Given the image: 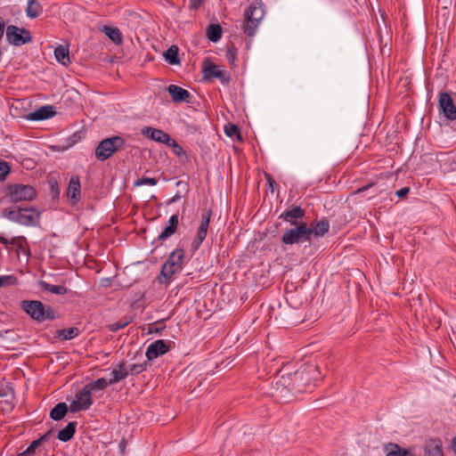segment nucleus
<instances>
[{"label": "nucleus", "instance_id": "obj_38", "mask_svg": "<svg viewBox=\"0 0 456 456\" xmlns=\"http://www.w3.org/2000/svg\"><path fill=\"white\" fill-rule=\"evenodd\" d=\"M147 366H148V360L144 361L142 363H134V364L131 365L130 368L128 369V375H132V376L138 375V374L142 373V371H144L147 369Z\"/></svg>", "mask_w": 456, "mask_h": 456}, {"label": "nucleus", "instance_id": "obj_20", "mask_svg": "<svg viewBox=\"0 0 456 456\" xmlns=\"http://www.w3.org/2000/svg\"><path fill=\"white\" fill-rule=\"evenodd\" d=\"M305 215V209L297 206L282 212V214L280 216V218L290 223V224L297 225V224L294 220L302 219Z\"/></svg>", "mask_w": 456, "mask_h": 456}, {"label": "nucleus", "instance_id": "obj_9", "mask_svg": "<svg viewBox=\"0 0 456 456\" xmlns=\"http://www.w3.org/2000/svg\"><path fill=\"white\" fill-rule=\"evenodd\" d=\"M211 216H212L211 209H204L203 210V213L201 214V221L198 227L196 236L191 245V251L192 254H194L200 248L202 242L206 239Z\"/></svg>", "mask_w": 456, "mask_h": 456}, {"label": "nucleus", "instance_id": "obj_59", "mask_svg": "<svg viewBox=\"0 0 456 456\" xmlns=\"http://www.w3.org/2000/svg\"><path fill=\"white\" fill-rule=\"evenodd\" d=\"M377 195H378V191H375L372 196L369 197V199H370V198H372L374 196H377Z\"/></svg>", "mask_w": 456, "mask_h": 456}, {"label": "nucleus", "instance_id": "obj_57", "mask_svg": "<svg viewBox=\"0 0 456 456\" xmlns=\"http://www.w3.org/2000/svg\"><path fill=\"white\" fill-rule=\"evenodd\" d=\"M227 58H228L230 61H234V57H233V55H232V53H227Z\"/></svg>", "mask_w": 456, "mask_h": 456}, {"label": "nucleus", "instance_id": "obj_30", "mask_svg": "<svg viewBox=\"0 0 456 456\" xmlns=\"http://www.w3.org/2000/svg\"><path fill=\"white\" fill-rule=\"evenodd\" d=\"M440 441H430L425 447V456H443Z\"/></svg>", "mask_w": 456, "mask_h": 456}, {"label": "nucleus", "instance_id": "obj_28", "mask_svg": "<svg viewBox=\"0 0 456 456\" xmlns=\"http://www.w3.org/2000/svg\"><path fill=\"white\" fill-rule=\"evenodd\" d=\"M54 56L58 62L64 66L70 63L69 49L63 45H58L54 50Z\"/></svg>", "mask_w": 456, "mask_h": 456}, {"label": "nucleus", "instance_id": "obj_1", "mask_svg": "<svg viewBox=\"0 0 456 456\" xmlns=\"http://www.w3.org/2000/svg\"><path fill=\"white\" fill-rule=\"evenodd\" d=\"M320 374L317 365L306 364L295 372L281 376L277 384L284 387L289 392L303 393L316 385Z\"/></svg>", "mask_w": 456, "mask_h": 456}, {"label": "nucleus", "instance_id": "obj_39", "mask_svg": "<svg viewBox=\"0 0 456 456\" xmlns=\"http://www.w3.org/2000/svg\"><path fill=\"white\" fill-rule=\"evenodd\" d=\"M166 328V325L164 324V320L156 322L155 323L150 324L148 326V333H160L162 330H164Z\"/></svg>", "mask_w": 456, "mask_h": 456}, {"label": "nucleus", "instance_id": "obj_5", "mask_svg": "<svg viewBox=\"0 0 456 456\" xmlns=\"http://www.w3.org/2000/svg\"><path fill=\"white\" fill-rule=\"evenodd\" d=\"M3 216L22 225H34L39 219V213L33 208H4Z\"/></svg>", "mask_w": 456, "mask_h": 456}, {"label": "nucleus", "instance_id": "obj_55", "mask_svg": "<svg viewBox=\"0 0 456 456\" xmlns=\"http://www.w3.org/2000/svg\"><path fill=\"white\" fill-rule=\"evenodd\" d=\"M79 138L80 137L77 135V133L73 134L70 137V139L72 140V143L77 142Z\"/></svg>", "mask_w": 456, "mask_h": 456}, {"label": "nucleus", "instance_id": "obj_14", "mask_svg": "<svg viewBox=\"0 0 456 456\" xmlns=\"http://www.w3.org/2000/svg\"><path fill=\"white\" fill-rule=\"evenodd\" d=\"M169 351V346L163 339H159L151 343L146 350V357L148 361H152Z\"/></svg>", "mask_w": 456, "mask_h": 456}, {"label": "nucleus", "instance_id": "obj_44", "mask_svg": "<svg viewBox=\"0 0 456 456\" xmlns=\"http://www.w3.org/2000/svg\"><path fill=\"white\" fill-rule=\"evenodd\" d=\"M10 173V166L5 161H0V181H4Z\"/></svg>", "mask_w": 456, "mask_h": 456}, {"label": "nucleus", "instance_id": "obj_41", "mask_svg": "<svg viewBox=\"0 0 456 456\" xmlns=\"http://www.w3.org/2000/svg\"><path fill=\"white\" fill-rule=\"evenodd\" d=\"M167 146H169L173 149V152L177 156V157H182V156H184L186 157V153L185 151H183V149L177 143V142L175 140H174L173 138H171L170 140V142L169 144H167Z\"/></svg>", "mask_w": 456, "mask_h": 456}, {"label": "nucleus", "instance_id": "obj_11", "mask_svg": "<svg viewBox=\"0 0 456 456\" xmlns=\"http://www.w3.org/2000/svg\"><path fill=\"white\" fill-rule=\"evenodd\" d=\"M94 403L92 395L85 387L76 395L75 399L69 404L71 412L88 410Z\"/></svg>", "mask_w": 456, "mask_h": 456}, {"label": "nucleus", "instance_id": "obj_29", "mask_svg": "<svg viewBox=\"0 0 456 456\" xmlns=\"http://www.w3.org/2000/svg\"><path fill=\"white\" fill-rule=\"evenodd\" d=\"M40 288L45 290L51 292L55 295H65L68 292V288L62 285H53L45 281H39Z\"/></svg>", "mask_w": 456, "mask_h": 456}, {"label": "nucleus", "instance_id": "obj_25", "mask_svg": "<svg viewBox=\"0 0 456 456\" xmlns=\"http://www.w3.org/2000/svg\"><path fill=\"white\" fill-rule=\"evenodd\" d=\"M80 334V330L77 327L61 329L55 331L54 338L61 340H71Z\"/></svg>", "mask_w": 456, "mask_h": 456}, {"label": "nucleus", "instance_id": "obj_46", "mask_svg": "<svg viewBox=\"0 0 456 456\" xmlns=\"http://www.w3.org/2000/svg\"><path fill=\"white\" fill-rule=\"evenodd\" d=\"M51 193L53 197H58L60 194V186L57 182L50 181Z\"/></svg>", "mask_w": 456, "mask_h": 456}, {"label": "nucleus", "instance_id": "obj_56", "mask_svg": "<svg viewBox=\"0 0 456 456\" xmlns=\"http://www.w3.org/2000/svg\"><path fill=\"white\" fill-rule=\"evenodd\" d=\"M126 441H125L124 439H123V440L119 443V444H118L119 449H120L122 452H124V451H125V449H126Z\"/></svg>", "mask_w": 456, "mask_h": 456}, {"label": "nucleus", "instance_id": "obj_31", "mask_svg": "<svg viewBox=\"0 0 456 456\" xmlns=\"http://www.w3.org/2000/svg\"><path fill=\"white\" fill-rule=\"evenodd\" d=\"M102 31L116 45L122 43V36L118 28L105 26L103 27Z\"/></svg>", "mask_w": 456, "mask_h": 456}, {"label": "nucleus", "instance_id": "obj_19", "mask_svg": "<svg viewBox=\"0 0 456 456\" xmlns=\"http://www.w3.org/2000/svg\"><path fill=\"white\" fill-rule=\"evenodd\" d=\"M439 108L443 114H456V105L452 96L446 93L439 94Z\"/></svg>", "mask_w": 456, "mask_h": 456}, {"label": "nucleus", "instance_id": "obj_58", "mask_svg": "<svg viewBox=\"0 0 456 456\" xmlns=\"http://www.w3.org/2000/svg\"><path fill=\"white\" fill-rule=\"evenodd\" d=\"M453 451L456 452V437L453 438Z\"/></svg>", "mask_w": 456, "mask_h": 456}, {"label": "nucleus", "instance_id": "obj_47", "mask_svg": "<svg viewBox=\"0 0 456 456\" xmlns=\"http://www.w3.org/2000/svg\"><path fill=\"white\" fill-rule=\"evenodd\" d=\"M53 436V430H49L46 433H45L43 436H41L37 440L40 442V444L43 445L45 443L48 442Z\"/></svg>", "mask_w": 456, "mask_h": 456}, {"label": "nucleus", "instance_id": "obj_35", "mask_svg": "<svg viewBox=\"0 0 456 456\" xmlns=\"http://www.w3.org/2000/svg\"><path fill=\"white\" fill-rule=\"evenodd\" d=\"M42 446L40 442L36 439L30 443L26 450L17 454V456H35L37 451Z\"/></svg>", "mask_w": 456, "mask_h": 456}, {"label": "nucleus", "instance_id": "obj_51", "mask_svg": "<svg viewBox=\"0 0 456 456\" xmlns=\"http://www.w3.org/2000/svg\"><path fill=\"white\" fill-rule=\"evenodd\" d=\"M409 192H410V188H409V187H403V188H402V189L398 190V191L395 192V194H396L399 198L403 199V198H405V197L408 195V193H409Z\"/></svg>", "mask_w": 456, "mask_h": 456}, {"label": "nucleus", "instance_id": "obj_10", "mask_svg": "<svg viewBox=\"0 0 456 456\" xmlns=\"http://www.w3.org/2000/svg\"><path fill=\"white\" fill-rule=\"evenodd\" d=\"M6 39L11 45L20 46L29 43L32 38L28 30L10 25L6 28Z\"/></svg>", "mask_w": 456, "mask_h": 456}, {"label": "nucleus", "instance_id": "obj_49", "mask_svg": "<svg viewBox=\"0 0 456 456\" xmlns=\"http://www.w3.org/2000/svg\"><path fill=\"white\" fill-rule=\"evenodd\" d=\"M9 390H12V388L9 386H4L3 384H0V397L7 396Z\"/></svg>", "mask_w": 456, "mask_h": 456}, {"label": "nucleus", "instance_id": "obj_3", "mask_svg": "<svg viewBox=\"0 0 456 456\" xmlns=\"http://www.w3.org/2000/svg\"><path fill=\"white\" fill-rule=\"evenodd\" d=\"M184 256V250L181 248H177L170 253L167 261L162 265L161 272L159 276V281L160 283L169 282L172 276L182 270Z\"/></svg>", "mask_w": 456, "mask_h": 456}, {"label": "nucleus", "instance_id": "obj_17", "mask_svg": "<svg viewBox=\"0 0 456 456\" xmlns=\"http://www.w3.org/2000/svg\"><path fill=\"white\" fill-rule=\"evenodd\" d=\"M386 456H415L412 449L403 448L395 443H387L383 446Z\"/></svg>", "mask_w": 456, "mask_h": 456}, {"label": "nucleus", "instance_id": "obj_32", "mask_svg": "<svg viewBox=\"0 0 456 456\" xmlns=\"http://www.w3.org/2000/svg\"><path fill=\"white\" fill-rule=\"evenodd\" d=\"M224 134L228 137H231V138L235 137L237 139V141H239V142L242 141V135H241L240 127L237 125L232 124V123H228L224 126Z\"/></svg>", "mask_w": 456, "mask_h": 456}, {"label": "nucleus", "instance_id": "obj_23", "mask_svg": "<svg viewBox=\"0 0 456 456\" xmlns=\"http://www.w3.org/2000/svg\"><path fill=\"white\" fill-rule=\"evenodd\" d=\"M167 91L171 95L172 100L176 102L187 101L188 97L190 96V94L187 90L175 85H170L167 87Z\"/></svg>", "mask_w": 456, "mask_h": 456}, {"label": "nucleus", "instance_id": "obj_40", "mask_svg": "<svg viewBox=\"0 0 456 456\" xmlns=\"http://www.w3.org/2000/svg\"><path fill=\"white\" fill-rule=\"evenodd\" d=\"M16 283H17V277L12 274L0 276V288L14 285Z\"/></svg>", "mask_w": 456, "mask_h": 456}, {"label": "nucleus", "instance_id": "obj_42", "mask_svg": "<svg viewBox=\"0 0 456 456\" xmlns=\"http://www.w3.org/2000/svg\"><path fill=\"white\" fill-rule=\"evenodd\" d=\"M158 183V179L154 177H142L137 179L134 183V186L141 185H156Z\"/></svg>", "mask_w": 456, "mask_h": 456}, {"label": "nucleus", "instance_id": "obj_2", "mask_svg": "<svg viewBox=\"0 0 456 456\" xmlns=\"http://www.w3.org/2000/svg\"><path fill=\"white\" fill-rule=\"evenodd\" d=\"M22 310L37 322L53 321L57 318L55 311L50 305H46L38 300H23Z\"/></svg>", "mask_w": 456, "mask_h": 456}, {"label": "nucleus", "instance_id": "obj_26", "mask_svg": "<svg viewBox=\"0 0 456 456\" xmlns=\"http://www.w3.org/2000/svg\"><path fill=\"white\" fill-rule=\"evenodd\" d=\"M68 410L66 403H59L50 411L49 416L54 421L61 420L67 414Z\"/></svg>", "mask_w": 456, "mask_h": 456}, {"label": "nucleus", "instance_id": "obj_15", "mask_svg": "<svg viewBox=\"0 0 456 456\" xmlns=\"http://www.w3.org/2000/svg\"><path fill=\"white\" fill-rule=\"evenodd\" d=\"M81 185L78 175H72L69 179V185L66 191V196L70 200L72 206L78 203L80 200Z\"/></svg>", "mask_w": 456, "mask_h": 456}, {"label": "nucleus", "instance_id": "obj_36", "mask_svg": "<svg viewBox=\"0 0 456 456\" xmlns=\"http://www.w3.org/2000/svg\"><path fill=\"white\" fill-rule=\"evenodd\" d=\"M165 58L170 64L179 63L178 48L175 45L169 47L165 53Z\"/></svg>", "mask_w": 456, "mask_h": 456}, {"label": "nucleus", "instance_id": "obj_53", "mask_svg": "<svg viewBox=\"0 0 456 456\" xmlns=\"http://www.w3.org/2000/svg\"><path fill=\"white\" fill-rule=\"evenodd\" d=\"M203 2L204 0H190V7L191 9H198Z\"/></svg>", "mask_w": 456, "mask_h": 456}, {"label": "nucleus", "instance_id": "obj_43", "mask_svg": "<svg viewBox=\"0 0 456 456\" xmlns=\"http://www.w3.org/2000/svg\"><path fill=\"white\" fill-rule=\"evenodd\" d=\"M29 114H56V111L54 110L53 107L52 105H45L42 106L37 110L30 112Z\"/></svg>", "mask_w": 456, "mask_h": 456}, {"label": "nucleus", "instance_id": "obj_24", "mask_svg": "<svg viewBox=\"0 0 456 456\" xmlns=\"http://www.w3.org/2000/svg\"><path fill=\"white\" fill-rule=\"evenodd\" d=\"M112 378L110 379V384H115L120 380L125 379L128 376V370L126 369V362L123 360L118 365V369L111 371Z\"/></svg>", "mask_w": 456, "mask_h": 456}, {"label": "nucleus", "instance_id": "obj_22", "mask_svg": "<svg viewBox=\"0 0 456 456\" xmlns=\"http://www.w3.org/2000/svg\"><path fill=\"white\" fill-rule=\"evenodd\" d=\"M77 422L70 421L67 426L58 432L57 438L61 442H69L76 433Z\"/></svg>", "mask_w": 456, "mask_h": 456}, {"label": "nucleus", "instance_id": "obj_50", "mask_svg": "<svg viewBox=\"0 0 456 456\" xmlns=\"http://www.w3.org/2000/svg\"><path fill=\"white\" fill-rule=\"evenodd\" d=\"M373 186H375L374 183H369L368 184L357 189L354 193V194L362 193V192L368 191L369 189L372 188Z\"/></svg>", "mask_w": 456, "mask_h": 456}, {"label": "nucleus", "instance_id": "obj_45", "mask_svg": "<svg viewBox=\"0 0 456 456\" xmlns=\"http://www.w3.org/2000/svg\"><path fill=\"white\" fill-rule=\"evenodd\" d=\"M25 240L23 237H14L11 240L4 238L3 235H0V243L8 247L9 244H18L20 241Z\"/></svg>", "mask_w": 456, "mask_h": 456}, {"label": "nucleus", "instance_id": "obj_48", "mask_svg": "<svg viewBox=\"0 0 456 456\" xmlns=\"http://www.w3.org/2000/svg\"><path fill=\"white\" fill-rule=\"evenodd\" d=\"M22 117L27 118L28 120L39 121V120L48 119L50 118H53V116H22Z\"/></svg>", "mask_w": 456, "mask_h": 456}, {"label": "nucleus", "instance_id": "obj_37", "mask_svg": "<svg viewBox=\"0 0 456 456\" xmlns=\"http://www.w3.org/2000/svg\"><path fill=\"white\" fill-rule=\"evenodd\" d=\"M131 322H132L131 318L123 317L120 320H118V322L110 324L108 326V329L110 331L117 332L118 330L126 327Z\"/></svg>", "mask_w": 456, "mask_h": 456}, {"label": "nucleus", "instance_id": "obj_6", "mask_svg": "<svg viewBox=\"0 0 456 456\" xmlns=\"http://www.w3.org/2000/svg\"><path fill=\"white\" fill-rule=\"evenodd\" d=\"M5 198L9 202L17 203L20 201L32 200L37 196V191L33 186L20 183L8 184Z\"/></svg>", "mask_w": 456, "mask_h": 456}, {"label": "nucleus", "instance_id": "obj_13", "mask_svg": "<svg viewBox=\"0 0 456 456\" xmlns=\"http://www.w3.org/2000/svg\"><path fill=\"white\" fill-rule=\"evenodd\" d=\"M141 134L154 142L163 143V144H169L171 136L166 133L165 131L161 129H158L152 126H145L142 128Z\"/></svg>", "mask_w": 456, "mask_h": 456}, {"label": "nucleus", "instance_id": "obj_7", "mask_svg": "<svg viewBox=\"0 0 456 456\" xmlns=\"http://www.w3.org/2000/svg\"><path fill=\"white\" fill-rule=\"evenodd\" d=\"M124 144L125 140L120 136H112L103 139L95 149V157L99 160L104 161L122 148Z\"/></svg>", "mask_w": 456, "mask_h": 456}, {"label": "nucleus", "instance_id": "obj_34", "mask_svg": "<svg viewBox=\"0 0 456 456\" xmlns=\"http://www.w3.org/2000/svg\"><path fill=\"white\" fill-rule=\"evenodd\" d=\"M40 5L35 0H28L26 14L28 18L35 19L39 15Z\"/></svg>", "mask_w": 456, "mask_h": 456}, {"label": "nucleus", "instance_id": "obj_12", "mask_svg": "<svg viewBox=\"0 0 456 456\" xmlns=\"http://www.w3.org/2000/svg\"><path fill=\"white\" fill-rule=\"evenodd\" d=\"M202 72L206 79L215 77L218 78L222 83H228L230 80L228 74L221 66L211 62H208L204 65Z\"/></svg>", "mask_w": 456, "mask_h": 456}, {"label": "nucleus", "instance_id": "obj_21", "mask_svg": "<svg viewBox=\"0 0 456 456\" xmlns=\"http://www.w3.org/2000/svg\"><path fill=\"white\" fill-rule=\"evenodd\" d=\"M308 228L311 231V235L314 234L315 237H321L329 232L330 223L327 219L321 221L315 219L311 223Z\"/></svg>", "mask_w": 456, "mask_h": 456}, {"label": "nucleus", "instance_id": "obj_4", "mask_svg": "<svg viewBox=\"0 0 456 456\" xmlns=\"http://www.w3.org/2000/svg\"><path fill=\"white\" fill-rule=\"evenodd\" d=\"M265 16V11L261 2L252 3L244 13V33L253 37Z\"/></svg>", "mask_w": 456, "mask_h": 456}, {"label": "nucleus", "instance_id": "obj_8", "mask_svg": "<svg viewBox=\"0 0 456 456\" xmlns=\"http://www.w3.org/2000/svg\"><path fill=\"white\" fill-rule=\"evenodd\" d=\"M311 231L306 223L301 222L295 228L287 230L281 236V242L285 245H293L299 242L309 241Z\"/></svg>", "mask_w": 456, "mask_h": 456}, {"label": "nucleus", "instance_id": "obj_54", "mask_svg": "<svg viewBox=\"0 0 456 456\" xmlns=\"http://www.w3.org/2000/svg\"><path fill=\"white\" fill-rule=\"evenodd\" d=\"M181 196L176 193L174 197H172L168 201L167 204H172L174 202H176L178 200H180Z\"/></svg>", "mask_w": 456, "mask_h": 456}, {"label": "nucleus", "instance_id": "obj_16", "mask_svg": "<svg viewBox=\"0 0 456 456\" xmlns=\"http://www.w3.org/2000/svg\"><path fill=\"white\" fill-rule=\"evenodd\" d=\"M178 224H179L178 215L175 214L168 219L167 224L165 226L164 230L157 237V239L153 241V243L162 242V241L166 240L167 239L170 238L177 231Z\"/></svg>", "mask_w": 456, "mask_h": 456}, {"label": "nucleus", "instance_id": "obj_27", "mask_svg": "<svg viewBox=\"0 0 456 456\" xmlns=\"http://www.w3.org/2000/svg\"><path fill=\"white\" fill-rule=\"evenodd\" d=\"M111 385L110 380L104 378L97 379L90 383H87L84 387L89 390L92 395L94 392L104 390L108 386Z\"/></svg>", "mask_w": 456, "mask_h": 456}, {"label": "nucleus", "instance_id": "obj_18", "mask_svg": "<svg viewBox=\"0 0 456 456\" xmlns=\"http://www.w3.org/2000/svg\"><path fill=\"white\" fill-rule=\"evenodd\" d=\"M435 122L438 124L441 131L445 134L456 131V116H435Z\"/></svg>", "mask_w": 456, "mask_h": 456}, {"label": "nucleus", "instance_id": "obj_52", "mask_svg": "<svg viewBox=\"0 0 456 456\" xmlns=\"http://www.w3.org/2000/svg\"><path fill=\"white\" fill-rule=\"evenodd\" d=\"M265 178H266V181L269 184V186L273 190V187L274 186H278V184L276 183V182L274 181V179L273 178V176L270 175V174H265Z\"/></svg>", "mask_w": 456, "mask_h": 456}, {"label": "nucleus", "instance_id": "obj_33", "mask_svg": "<svg viewBox=\"0 0 456 456\" xmlns=\"http://www.w3.org/2000/svg\"><path fill=\"white\" fill-rule=\"evenodd\" d=\"M207 37L212 42H217L222 37L221 27L217 24L210 25L207 28Z\"/></svg>", "mask_w": 456, "mask_h": 456}]
</instances>
